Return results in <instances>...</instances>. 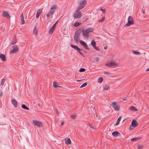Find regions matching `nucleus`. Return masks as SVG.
Here are the masks:
<instances>
[{
	"label": "nucleus",
	"instance_id": "obj_16",
	"mask_svg": "<svg viewBox=\"0 0 149 149\" xmlns=\"http://www.w3.org/2000/svg\"><path fill=\"white\" fill-rule=\"evenodd\" d=\"M81 31L82 32V35L84 38H87L88 37V34L87 33H86L84 30H83Z\"/></svg>",
	"mask_w": 149,
	"mask_h": 149
},
{
	"label": "nucleus",
	"instance_id": "obj_42",
	"mask_svg": "<svg viewBox=\"0 0 149 149\" xmlns=\"http://www.w3.org/2000/svg\"><path fill=\"white\" fill-rule=\"evenodd\" d=\"M95 61L96 62H98L99 61L100 59L98 57H96L95 58Z\"/></svg>",
	"mask_w": 149,
	"mask_h": 149
},
{
	"label": "nucleus",
	"instance_id": "obj_3",
	"mask_svg": "<svg viewBox=\"0 0 149 149\" xmlns=\"http://www.w3.org/2000/svg\"><path fill=\"white\" fill-rule=\"evenodd\" d=\"M110 105L115 110L118 111L120 109V106L118 103L116 102L111 103Z\"/></svg>",
	"mask_w": 149,
	"mask_h": 149
},
{
	"label": "nucleus",
	"instance_id": "obj_50",
	"mask_svg": "<svg viewBox=\"0 0 149 149\" xmlns=\"http://www.w3.org/2000/svg\"><path fill=\"white\" fill-rule=\"evenodd\" d=\"M107 46H105L104 47V49H107Z\"/></svg>",
	"mask_w": 149,
	"mask_h": 149
},
{
	"label": "nucleus",
	"instance_id": "obj_33",
	"mask_svg": "<svg viewBox=\"0 0 149 149\" xmlns=\"http://www.w3.org/2000/svg\"><path fill=\"white\" fill-rule=\"evenodd\" d=\"M82 49H80V50L79 51H77V52H79V53H80V54L82 56L84 57H85V55H84V54L82 53L81 52H80V51H82Z\"/></svg>",
	"mask_w": 149,
	"mask_h": 149
},
{
	"label": "nucleus",
	"instance_id": "obj_49",
	"mask_svg": "<svg viewBox=\"0 0 149 149\" xmlns=\"http://www.w3.org/2000/svg\"><path fill=\"white\" fill-rule=\"evenodd\" d=\"M2 93L0 91V96L1 97L2 96Z\"/></svg>",
	"mask_w": 149,
	"mask_h": 149
},
{
	"label": "nucleus",
	"instance_id": "obj_18",
	"mask_svg": "<svg viewBox=\"0 0 149 149\" xmlns=\"http://www.w3.org/2000/svg\"><path fill=\"white\" fill-rule=\"evenodd\" d=\"M17 42L16 39V36H15L14 37L13 40L11 42L10 44L11 45H14Z\"/></svg>",
	"mask_w": 149,
	"mask_h": 149
},
{
	"label": "nucleus",
	"instance_id": "obj_48",
	"mask_svg": "<svg viewBox=\"0 0 149 149\" xmlns=\"http://www.w3.org/2000/svg\"><path fill=\"white\" fill-rule=\"evenodd\" d=\"M104 73L105 74H109V72H104Z\"/></svg>",
	"mask_w": 149,
	"mask_h": 149
},
{
	"label": "nucleus",
	"instance_id": "obj_17",
	"mask_svg": "<svg viewBox=\"0 0 149 149\" xmlns=\"http://www.w3.org/2000/svg\"><path fill=\"white\" fill-rule=\"evenodd\" d=\"M41 12L42 10H41L39 9L38 10V11L36 15V18H38L39 17V16L41 14Z\"/></svg>",
	"mask_w": 149,
	"mask_h": 149
},
{
	"label": "nucleus",
	"instance_id": "obj_6",
	"mask_svg": "<svg viewBox=\"0 0 149 149\" xmlns=\"http://www.w3.org/2000/svg\"><path fill=\"white\" fill-rule=\"evenodd\" d=\"M82 16V14L78 11H76V13H75L73 15L74 18H80Z\"/></svg>",
	"mask_w": 149,
	"mask_h": 149
},
{
	"label": "nucleus",
	"instance_id": "obj_21",
	"mask_svg": "<svg viewBox=\"0 0 149 149\" xmlns=\"http://www.w3.org/2000/svg\"><path fill=\"white\" fill-rule=\"evenodd\" d=\"M53 87L55 88H57L58 87L61 88L62 87V86H59L55 82H54L53 83Z\"/></svg>",
	"mask_w": 149,
	"mask_h": 149
},
{
	"label": "nucleus",
	"instance_id": "obj_13",
	"mask_svg": "<svg viewBox=\"0 0 149 149\" xmlns=\"http://www.w3.org/2000/svg\"><path fill=\"white\" fill-rule=\"evenodd\" d=\"M2 16L7 18L10 17L7 11H4L2 13Z\"/></svg>",
	"mask_w": 149,
	"mask_h": 149
},
{
	"label": "nucleus",
	"instance_id": "obj_22",
	"mask_svg": "<svg viewBox=\"0 0 149 149\" xmlns=\"http://www.w3.org/2000/svg\"><path fill=\"white\" fill-rule=\"evenodd\" d=\"M21 23L22 24H24L25 23V21L24 19L23 14L22 13L21 15Z\"/></svg>",
	"mask_w": 149,
	"mask_h": 149
},
{
	"label": "nucleus",
	"instance_id": "obj_41",
	"mask_svg": "<svg viewBox=\"0 0 149 149\" xmlns=\"http://www.w3.org/2000/svg\"><path fill=\"white\" fill-rule=\"evenodd\" d=\"M95 49L97 50L100 51V49L97 47L96 46L93 47Z\"/></svg>",
	"mask_w": 149,
	"mask_h": 149
},
{
	"label": "nucleus",
	"instance_id": "obj_14",
	"mask_svg": "<svg viewBox=\"0 0 149 149\" xmlns=\"http://www.w3.org/2000/svg\"><path fill=\"white\" fill-rule=\"evenodd\" d=\"M11 102L15 107L16 108L17 107V102L16 100L15 99L12 100Z\"/></svg>",
	"mask_w": 149,
	"mask_h": 149
},
{
	"label": "nucleus",
	"instance_id": "obj_24",
	"mask_svg": "<svg viewBox=\"0 0 149 149\" xmlns=\"http://www.w3.org/2000/svg\"><path fill=\"white\" fill-rule=\"evenodd\" d=\"M121 117L120 116L118 119L116 123L115 124V125H119L120 123V122L121 120Z\"/></svg>",
	"mask_w": 149,
	"mask_h": 149
},
{
	"label": "nucleus",
	"instance_id": "obj_53",
	"mask_svg": "<svg viewBox=\"0 0 149 149\" xmlns=\"http://www.w3.org/2000/svg\"><path fill=\"white\" fill-rule=\"evenodd\" d=\"M81 80H77V81H81Z\"/></svg>",
	"mask_w": 149,
	"mask_h": 149
},
{
	"label": "nucleus",
	"instance_id": "obj_52",
	"mask_svg": "<svg viewBox=\"0 0 149 149\" xmlns=\"http://www.w3.org/2000/svg\"><path fill=\"white\" fill-rule=\"evenodd\" d=\"M84 52L86 53H87V51H85V50L84 51Z\"/></svg>",
	"mask_w": 149,
	"mask_h": 149
},
{
	"label": "nucleus",
	"instance_id": "obj_40",
	"mask_svg": "<svg viewBox=\"0 0 149 149\" xmlns=\"http://www.w3.org/2000/svg\"><path fill=\"white\" fill-rule=\"evenodd\" d=\"M138 147V149H143V146H142L139 145Z\"/></svg>",
	"mask_w": 149,
	"mask_h": 149
},
{
	"label": "nucleus",
	"instance_id": "obj_51",
	"mask_svg": "<svg viewBox=\"0 0 149 149\" xmlns=\"http://www.w3.org/2000/svg\"><path fill=\"white\" fill-rule=\"evenodd\" d=\"M146 71H149V68H147V69L146 70Z\"/></svg>",
	"mask_w": 149,
	"mask_h": 149
},
{
	"label": "nucleus",
	"instance_id": "obj_20",
	"mask_svg": "<svg viewBox=\"0 0 149 149\" xmlns=\"http://www.w3.org/2000/svg\"><path fill=\"white\" fill-rule=\"evenodd\" d=\"M93 31V29L91 28H88V29H87L85 31V32L86 33H89L92 32Z\"/></svg>",
	"mask_w": 149,
	"mask_h": 149
},
{
	"label": "nucleus",
	"instance_id": "obj_25",
	"mask_svg": "<svg viewBox=\"0 0 149 149\" xmlns=\"http://www.w3.org/2000/svg\"><path fill=\"white\" fill-rule=\"evenodd\" d=\"M141 139V137H136V138H134L132 139L131 140V141H135L138 140L139 139Z\"/></svg>",
	"mask_w": 149,
	"mask_h": 149
},
{
	"label": "nucleus",
	"instance_id": "obj_8",
	"mask_svg": "<svg viewBox=\"0 0 149 149\" xmlns=\"http://www.w3.org/2000/svg\"><path fill=\"white\" fill-rule=\"evenodd\" d=\"M79 42L81 45L83 46L86 49L88 50H89L90 49L88 47L87 44L85 42L82 40H80Z\"/></svg>",
	"mask_w": 149,
	"mask_h": 149
},
{
	"label": "nucleus",
	"instance_id": "obj_43",
	"mask_svg": "<svg viewBox=\"0 0 149 149\" xmlns=\"http://www.w3.org/2000/svg\"><path fill=\"white\" fill-rule=\"evenodd\" d=\"M71 117L72 119H74L76 118V115H72Z\"/></svg>",
	"mask_w": 149,
	"mask_h": 149
},
{
	"label": "nucleus",
	"instance_id": "obj_34",
	"mask_svg": "<svg viewBox=\"0 0 149 149\" xmlns=\"http://www.w3.org/2000/svg\"><path fill=\"white\" fill-rule=\"evenodd\" d=\"M105 19V17H102V19L100 20H99L98 21V22H100L103 21Z\"/></svg>",
	"mask_w": 149,
	"mask_h": 149
},
{
	"label": "nucleus",
	"instance_id": "obj_11",
	"mask_svg": "<svg viewBox=\"0 0 149 149\" xmlns=\"http://www.w3.org/2000/svg\"><path fill=\"white\" fill-rule=\"evenodd\" d=\"M132 125L133 127H135L138 125V124L136 120L134 119L132 122Z\"/></svg>",
	"mask_w": 149,
	"mask_h": 149
},
{
	"label": "nucleus",
	"instance_id": "obj_26",
	"mask_svg": "<svg viewBox=\"0 0 149 149\" xmlns=\"http://www.w3.org/2000/svg\"><path fill=\"white\" fill-rule=\"evenodd\" d=\"M131 110L134 111H137V109L133 106H131L129 108Z\"/></svg>",
	"mask_w": 149,
	"mask_h": 149
},
{
	"label": "nucleus",
	"instance_id": "obj_30",
	"mask_svg": "<svg viewBox=\"0 0 149 149\" xmlns=\"http://www.w3.org/2000/svg\"><path fill=\"white\" fill-rule=\"evenodd\" d=\"M103 78L102 77H100L98 80V82L99 83H101L103 81Z\"/></svg>",
	"mask_w": 149,
	"mask_h": 149
},
{
	"label": "nucleus",
	"instance_id": "obj_10",
	"mask_svg": "<svg viewBox=\"0 0 149 149\" xmlns=\"http://www.w3.org/2000/svg\"><path fill=\"white\" fill-rule=\"evenodd\" d=\"M34 123L37 126L39 127H42L43 126V124L41 122L38 120H33Z\"/></svg>",
	"mask_w": 149,
	"mask_h": 149
},
{
	"label": "nucleus",
	"instance_id": "obj_44",
	"mask_svg": "<svg viewBox=\"0 0 149 149\" xmlns=\"http://www.w3.org/2000/svg\"><path fill=\"white\" fill-rule=\"evenodd\" d=\"M56 23H57V22H56L55 23H54L52 27L54 28H55V27L56 26Z\"/></svg>",
	"mask_w": 149,
	"mask_h": 149
},
{
	"label": "nucleus",
	"instance_id": "obj_4",
	"mask_svg": "<svg viewBox=\"0 0 149 149\" xmlns=\"http://www.w3.org/2000/svg\"><path fill=\"white\" fill-rule=\"evenodd\" d=\"M134 22L133 19L132 17L131 16H130L128 19V22L125 25V26H129L131 25L134 24Z\"/></svg>",
	"mask_w": 149,
	"mask_h": 149
},
{
	"label": "nucleus",
	"instance_id": "obj_7",
	"mask_svg": "<svg viewBox=\"0 0 149 149\" xmlns=\"http://www.w3.org/2000/svg\"><path fill=\"white\" fill-rule=\"evenodd\" d=\"M118 64L116 63L115 61L113 62L109 63H107L105 64V66L108 67H111L113 66H117Z\"/></svg>",
	"mask_w": 149,
	"mask_h": 149
},
{
	"label": "nucleus",
	"instance_id": "obj_47",
	"mask_svg": "<svg viewBox=\"0 0 149 149\" xmlns=\"http://www.w3.org/2000/svg\"><path fill=\"white\" fill-rule=\"evenodd\" d=\"M64 123V121H62L61 123V125H63Z\"/></svg>",
	"mask_w": 149,
	"mask_h": 149
},
{
	"label": "nucleus",
	"instance_id": "obj_36",
	"mask_svg": "<svg viewBox=\"0 0 149 149\" xmlns=\"http://www.w3.org/2000/svg\"><path fill=\"white\" fill-rule=\"evenodd\" d=\"M109 86L107 85H105L104 86V89L105 90H107L109 88Z\"/></svg>",
	"mask_w": 149,
	"mask_h": 149
},
{
	"label": "nucleus",
	"instance_id": "obj_38",
	"mask_svg": "<svg viewBox=\"0 0 149 149\" xmlns=\"http://www.w3.org/2000/svg\"><path fill=\"white\" fill-rule=\"evenodd\" d=\"M87 85V83H84L82 85L80 86V88H83L85 87Z\"/></svg>",
	"mask_w": 149,
	"mask_h": 149
},
{
	"label": "nucleus",
	"instance_id": "obj_1",
	"mask_svg": "<svg viewBox=\"0 0 149 149\" xmlns=\"http://www.w3.org/2000/svg\"><path fill=\"white\" fill-rule=\"evenodd\" d=\"M81 32V29L76 30L74 36V39L76 43H78L80 40L79 36Z\"/></svg>",
	"mask_w": 149,
	"mask_h": 149
},
{
	"label": "nucleus",
	"instance_id": "obj_2",
	"mask_svg": "<svg viewBox=\"0 0 149 149\" xmlns=\"http://www.w3.org/2000/svg\"><path fill=\"white\" fill-rule=\"evenodd\" d=\"M86 0H83L79 3V6L78 7L77 10V12L84 8L86 4Z\"/></svg>",
	"mask_w": 149,
	"mask_h": 149
},
{
	"label": "nucleus",
	"instance_id": "obj_15",
	"mask_svg": "<svg viewBox=\"0 0 149 149\" xmlns=\"http://www.w3.org/2000/svg\"><path fill=\"white\" fill-rule=\"evenodd\" d=\"M0 58L3 61H5L6 60L5 56L1 53H0Z\"/></svg>",
	"mask_w": 149,
	"mask_h": 149
},
{
	"label": "nucleus",
	"instance_id": "obj_27",
	"mask_svg": "<svg viewBox=\"0 0 149 149\" xmlns=\"http://www.w3.org/2000/svg\"><path fill=\"white\" fill-rule=\"evenodd\" d=\"M22 107L23 109L27 110H29V109L28 107H26V106L24 104H22Z\"/></svg>",
	"mask_w": 149,
	"mask_h": 149
},
{
	"label": "nucleus",
	"instance_id": "obj_35",
	"mask_svg": "<svg viewBox=\"0 0 149 149\" xmlns=\"http://www.w3.org/2000/svg\"><path fill=\"white\" fill-rule=\"evenodd\" d=\"M5 80V79L4 78H3L2 79L1 84V85H4Z\"/></svg>",
	"mask_w": 149,
	"mask_h": 149
},
{
	"label": "nucleus",
	"instance_id": "obj_23",
	"mask_svg": "<svg viewBox=\"0 0 149 149\" xmlns=\"http://www.w3.org/2000/svg\"><path fill=\"white\" fill-rule=\"evenodd\" d=\"M55 28L52 27L49 31V33L50 34H52V33L54 30Z\"/></svg>",
	"mask_w": 149,
	"mask_h": 149
},
{
	"label": "nucleus",
	"instance_id": "obj_28",
	"mask_svg": "<svg viewBox=\"0 0 149 149\" xmlns=\"http://www.w3.org/2000/svg\"><path fill=\"white\" fill-rule=\"evenodd\" d=\"M65 143L68 144H71V141L70 138L68 139L66 141H65Z\"/></svg>",
	"mask_w": 149,
	"mask_h": 149
},
{
	"label": "nucleus",
	"instance_id": "obj_29",
	"mask_svg": "<svg viewBox=\"0 0 149 149\" xmlns=\"http://www.w3.org/2000/svg\"><path fill=\"white\" fill-rule=\"evenodd\" d=\"M37 30L36 29V26H35L33 29V33H34L35 34H36L37 33Z\"/></svg>",
	"mask_w": 149,
	"mask_h": 149
},
{
	"label": "nucleus",
	"instance_id": "obj_54",
	"mask_svg": "<svg viewBox=\"0 0 149 149\" xmlns=\"http://www.w3.org/2000/svg\"><path fill=\"white\" fill-rule=\"evenodd\" d=\"M56 113H57V114H58V111H57V110H56Z\"/></svg>",
	"mask_w": 149,
	"mask_h": 149
},
{
	"label": "nucleus",
	"instance_id": "obj_37",
	"mask_svg": "<svg viewBox=\"0 0 149 149\" xmlns=\"http://www.w3.org/2000/svg\"><path fill=\"white\" fill-rule=\"evenodd\" d=\"M133 53L136 55H137L140 54L139 52L134 50L133 51Z\"/></svg>",
	"mask_w": 149,
	"mask_h": 149
},
{
	"label": "nucleus",
	"instance_id": "obj_32",
	"mask_svg": "<svg viewBox=\"0 0 149 149\" xmlns=\"http://www.w3.org/2000/svg\"><path fill=\"white\" fill-rule=\"evenodd\" d=\"M81 24V23L79 22H77L74 24V26L75 27H77L80 25Z\"/></svg>",
	"mask_w": 149,
	"mask_h": 149
},
{
	"label": "nucleus",
	"instance_id": "obj_19",
	"mask_svg": "<svg viewBox=\"0 0 149 149\" xmlns=\"http://www.w3.org/2000/svg\"><path fill=\"white\" fill-rule=\"evenodd\" d=\"M70 46L72 48L77 50V51H79L80 50V48L76 45H71Z\"/></svg>",
	"mask_w": 149,
	"mask_h": 149
},
{
	"label": "nucleus",
	"instance_id": "obj_46",
	"mask_svg": "<svg viewBox=\"0 0 149 149\" xmlns=\"http://www.w3.org/2000/svg\"><path fill=\"white\" fill-rule=\"evenodd\" d=\"M100 10L104 13L105 12V9H101Z\"/></svg>",
	"mask_w": 149,
	"mask_h": 149
},
{
	"label": "nucleus",
	"instance_id": "obj_9",
	"mask_svg": "<svg viewBox=\"0 0 149 149\" xmlns=\"http://www.w3.org/2000/svg\"><path fill=\"white\" fill-rule=\"evenodd\" d=\"M56 6L55 5H53L50 8L49 12L52 15H53V13L55 11V10L56 9Z\"/></svg>",
	"mask_w": 149,
	"mask_h": 149
},
{
	"label": "nucleus",
	"instance_id": "obj_5",
	"mask_svg": "<svg viewBox=\"0 0 149 149\" xmlns=\"http://www.w3.org/2000/svg\"><path fill=\"white\" fill-rule=\"evenodd\" d=\"M13 49L10 51V54L16 53L19 50V48L17 45L13 46Z\"/></svg>",
	"mask_w": 149,
	"mask_h": 149
},
{
	"label": "nucleus",
	"instance_id": "obj_31",
	"mask_svg": "<svg viewBox=\"0 0 149 149\" xmlns=\"http://www.w3.org/2000/svg\"><path fill=\"white\" fill-rule=\"evenodd\" d=\"M91 44L93 46V47H95L96 46V43L94 40L92 41L91 42Z\"/></svg>",
	"mask_w": 149,
	"mask_h": 149
},
{
	"label": "nucleus",
	"instance_id": "obj_12",
	"mask_svg": "<svg viewBox=\"0 0 149 149\" xmlns=\"http://www.w3.org/2000/svg\"><path fill=\"white\" fill-rule=\"evenodd\" d=\"M112 135L113 136L116 137L119 136L120 134L118 132L115 131L112 132Z\"/></svg>",
	"mask_w": 149,
	"mask_h": 149
},
{
	"label": "nucleus",
	"instance_id": "obj_39",
	"mask_svg": "<svg viewBox=\"0 0 149 149\" xmlns=\"http://www.w3.org/2000/svg\"><path fill=\"white\" fill-rule=\"evenodd\" d=\"M85 71V69L83 68H81L79 70V71L80 72H84Z\"/></svg>",
	"mask_w": 149,
	"mask_h": 149
},
{
	"label": "nucleus",
	"instance_id": "obj_45",
	"mask_svg": "<svg viewBox=\"0 0 149 149\" xmlns=\"http://www.w3.org/2000/svg\"><path fill=\"white\" fill-rule=\"evenodd\" d=\"M50 13H48L47 14V18H48L49 17H50Z\"/></svg>",
	"mask_w": 149,
	"mask_h": 149
}]
</instances>
